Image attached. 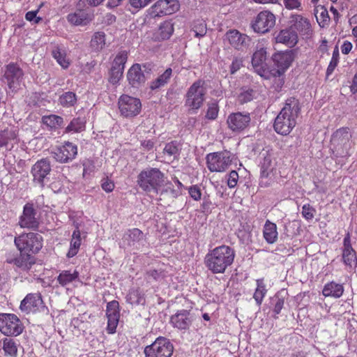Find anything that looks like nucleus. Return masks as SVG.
Wrapping results in <instances>:
<instances>
[{
    "label": "nucleus",
    "instance_id": "14",
    "mask_svg": "<svg viewBox=\"0 0 357 357\" xmlns=\"http://www.w3.org/2000/svg\"><path fill=\"white\" fill-rule=\"evenodd\" d=\"M195 320L194 314L188 310H178L170 318V323L174 328L180 331H187Z\"/></svg>",
    "mask_w": 357,
    "mask_h": 357
},
{
    "label": "nucleus",
    "instance_id": "2",
    "mask_svg": "<svg viewBox=\"0 0 357 357\" xmlns=\"http://www.w3.org/2000/svg\"><path fill=\"white\" fill-rule=\"evenodd\" d=\"M300 109L299 102L297 99L295 98L287 99L280 112L275 118V130L282 135L290 133L296 124V119Z\"/></svg>",
    "mask_w": 357,
    "mask_h": 357
},
{
    "label": "nucleus",
    "instance_id": "22",
    "mask_svg": "<svg viewBox=\"0 0 357 357\" xmlns=\"http://www.w3.org/2000/svg\"><path fill=\"white\" fill-rule=\"evenodd\" d=\"M18 142V129L17 127L10 126L0 132V148L5 147L10 150Z\"/></svg>",
    "mask_w": 357,
    "mask_h": 357
},
{
    "label": "nucleus",
    "instance_id": "60",
    "mask_svg": "<svg viewBox=\"0 0 357 357\" xmlns=\"http://www.w3.org/2000/svg\"><path fill=\"white\" fill-rule=\"evenodd\" d=\"M190 197L195 201L201 199L202 192L200 188L197 185H192L188 189Z\"/></svg>",
    "mask_w": 357,
    "mask_h": 357
},
{
    "label": "nucleus",
    "instance_id": "40",
    "mask_svg": "<svg viewBox=\"0 0 357 357\" xmlns=\"http://www.w3.org/2000/svg\"><path fill=\"white\" fill-rule=\"evenodd\" d=\"M35 263L32 255L27 253H20L16 257L15 266L23 271H28Z\"/></svg>",
    "mask_w": 357,
    "mask_h": 357
},
{
    "label": "nucleus",
    "instance_id": "56",
    "mask_svg": "<svg viewBox=\"0 0 357 357\" xmlns=\"http://www.w3.org/2000/svg\"><path fill=\"white\" fill-rule=\"evenodd\" d=\"M153 0H129V4L130 6L139 10L146 6H147Z\"/></svg>",
    "mask_w": 357,
    "mask_h": 357
},
{
    "label": "nucleus",
    "instance_id": "44",
    "mask_svg": "<svg viewBox=\"0 0 357 357\" xmlns=\"http://www.w3.org/2000/svg\"><path fill=\"white\" fill-rule=\"evenodd\" d=\"M163 154L169 160L177 158L179 155L178 144L176 142L167 144L163 149Z\"/></svg>",
    "mask_w": 357,
    "mask_h": 357
},
{
    "label": "nucleus",
    "instance_id": "48",
    "mask_svg": "<svg viewBox=\"0 0 357 357\" xmlns=\"http://www.w3.org/2000/svg\"><path fill=\"white\" fill-rule=\"evenodd\" d=\"M85 128V121L78 117L73 119L66 128V132H79Z\"/></svg>",
    "mask_w": 357,
    "mask_h": 357
},
{
    "label": "nucleus",
    "instance_id": "12",
    "mask_svg": "<svg viewBox=\"0 0 357 357\" xmlns=\"http://www.w3.org/2000/svg\"><path fill=\"white\" fill-rule=\"evenodd\" d=\"M24 73L15 63H11L6 66L4 73V82L12 91L17 90L22 82Z\"/></svg>",
    "mask_w": 357,
    "mask_h": 357
},
{
    "label": "nucleus",
    "instance_id": "41",
    "mask_svg": "<svg viewBox=\"0 0 357 357\" xmlns=\"http://www.w3.org/2000/svg\"><path fill=\"white\" fill-rule=\"evenodd\" d=\"M256 289L253 294V298L255 301L256 304L260 306L263 302L264 298L267 294L266 285L263 278L257 279L256 280Z\"/></svg>",
    "mask_w": 357,
    "mask_h": 357
},
{
    "label": "nucleus",
    "instance_id": "21",
    "mask_svg": "<svg viewBox=\"0 0 357 357\" xmlns=\"http://www.w3.org/2000/svg\"><path fill=\"white\" fill-rule=\"evenodd\" d=\"M250 120L249 113L236 112L229 115L227 123L230 130L239 132L247 128Z\"/></svg>",
    "mask_w": 357,
    "mask_h": 357
},
{
    "label": "nucleus",
    "instance_id": "24",
    "mask_svg": "<svg viewBox=\"0 0 357 357\" xmlns=\"http://www.w3.org/2000/svg\"><path fill=\"white\" fill-rule=\"evenodd\" d=\"M36 213L33 205L26 204L24 206L23 213L20 217L19 225L22 228L36 229L38 222L35 217Z\"/></svg>",
    "mask_w": 357,
    "mask_h": 357
},
{
    "label": "nucleus",
    "instance_id": "51",
    "mask_svg": "<svg viewBox=\"0 0 357 357\" xmlns=\"http://www.w3.org/2000/svg\"><path fill=\"white\" fill-rule=\"evenodd\" d=\"M339 56H340L339 50H338V48L336 47L333 52L331 60L329 65L326 70V75L328 77L333 73L335 68L337 66V64L339 63Z\"/></svg>",
    "mask_w": 357,
    "mask_h": 357
},
{
    "label": "nucleus",
    "instance_id": "50",
    "mask_svg": "<svg viewBox=\"0 0 357 357\" xmlns=\"http://www.w3.org/2000/svg\"><path fill=\"white\" fill-rule=\"evenodd\" d=\"M315 11V16L318 23L320 26H324L329 18L327 10L323 6H318Z\"/></svg>",
    "mask_w": 357,
    "mask_h": 357
},
{
    "label": "nucleus",
    "instance_id": "54",
    "mask_svg": "<svg viewBox=\"0 0 357 357\" xmlns=\"http://www.w3.org/2000/svg\"><path fill=\"white\" fill-rule=\"evenodd\" d=\"M123 70L112 67L109 73V81L112 84H116L122 78Z\"/></svg>",
    "mask_w": 357,
    "mask_h": 357
},
{
    "label": "nucleus",
    "instance_id": "63",
    "mask_svg": "<svg viewBox=\"0 0 357 357\" xmlns=\"http://www.w3.org/2000/svg\"><path fill=\"white\" fill-rule=\"evenodd\" d=\"M242 66V60L240 59H234L231 63L230 66V71L231 74L235 73L237 70H238Z\"/></svg>",
    "mask_w": 357,
    "mask_h": 357
},
{
    "label": "nucleus",
    "instance_id": "5",
    "mask_svg": "<svg viewBox=\"0 0 357 357\" xmlns=\"http://www.w3.org/2000/svg\"><path fill=\"white\" fill-rule=\"evenodd\" d=\"M350 138L351 134L347 128H341L333 134L331 145L335 156L343 158L350 155L349 150L351 146Z\"/></svg>",
    "mask_w": 357,
    "mask_h": 357
},
{
    "label": "nucleus",
    "instance_id": "18",
    "mask_svg": "<svg viewBox=\"0 0 357 357\" xmlns=\"http://www.w3.org/2000/svg\"><path fill=\"white\" fill-rule=\"evenodd\" d=\"M273 61L277 68L271 70L270 73L274 77H279L290 66L293 57L289 52H278L273 54Z\"/></svg>",
    "mask_w": 357,
    "mask_h": 357
},
{
    "label": "nucleus",
    "instance_id": "38",
    "mask_svg": "<svg viewBox=\"0 0 357 357\" xmlns=\"http://www.w3.org/2000/svg\"><path fill=\"white\" fill-rule=\"evenodd\" d=\"M81 234L79 229H76L72 234V238L70 243V248L67 252V257L72 258L75 257L79 250L81 245Z\"/></svg>",
    "mask_w": 357,
    "mask_h": 357
},
{
    "label": "nucleus",
    "instance_id": "55",
    "mask_svg": "<svg viewBox=\"0 0 357 357\" xmlns=\"http://www.w3.org/2000/svg\"><path fill=\"white\" fill-rule=\"evenodd\" d=\"M254 97V91L252 89L243 91L238 97V102L241 104L251 101Z\"/></svg>",
    "mask_w": 357,
    "mask_h": 357
},
{
    "label": "nucleus",
    "instance_id": "32",
    "mask_svg": "<svg viewBox=\"0 0 357 357\" xmlns=\"http://www.w3.org/2000/svg\"><path fill=\"white\" fill-rule=\"evenodd\" d=\"M344 291V289L342 284L333 281L328 282L324 285L322 294L325 297L339 298L342 296Z\"/></svg>",
    "mask_w": 357,
    "mask_h": 357
},
{
    "label": "nucleus",
    "instance_id": "26",
    "mask_svg": "<svg viewBox=\"0 0 357 357\" xmlns=\"http://www.w3.org/2000/svg\"><path fill=\"white\" fill-rule=\"evenodd\" d=\"M343 244L342 259L344 264L350 268H356L357 266V257L355 250L351 247L349 234L344 237Z\"/></svg>",
    "mask_w": 357,
    "mask_h": 357
},
{
    "label": "nucleus",
    "instance_id": "49",
    "mask_svg": "<svg viewBox=\"0 0 357 357\" xmlns=\"http://www.w3.org/2000/svg\"><path fill=\"white\" fill-rule=\"evenodd\" d=\"M127 59V52L126 51L120 52L115 56L112 67H115V68L119 69L121 70H124L125 63H126Z\"/></svg>",
    "mask_w": 357,
    "mask_h": 357
},
{
    "label": "nucleus",
    "instance_id": "36",
    "mask_svg": "<svg viewBox=\"0 0 357 357\" xmlns=\"http://www.w3.org/2000/svg\"><path fill=\"white\" fill-rule=\"evenodd\" d=\"M172 75V68H167L162 74L160 75L150 83V89L155 91L165 86L170 80Z\"/></svg>",
    "mask_w": 357,
    "mask_h": 357
},
{
    "label": "nucleus",
    "instance_id": "33",
    "mask_svg": "<svg viewBox=\"0 0 357 357\" xmlns=\"http://www.w3.org/2000/svg\"><path fill=\"white\" fill-rule=\"evenodd\" d=\"M263 236L268 243H275L278 238L276 225L267 220L264 226Z\"/></svg>",
    "mask_w": 357,
    "mask_h": 357
},
{
    "label": "nucleus",
    "instance_id": "7",
    "mask_svg": "<svg viewBox=\"0 0 357 357\" xmlns=\"http://www.w3.org/2000/svg\"><path fill=\"white\" fill-rule=\"evenodd\" d=\"M24 330L20 319L15 314H0V331L7 336H17Z\"/></svg>",
    "mask_w": 357,
    "mask_h": 357
},
{
    "label": "nucleus",
    "instance_id": "25",
    "mask_svg": "<svg viewBox=\"0 0 357 357\" xmlns=\"http://www.w3.org/2000/svg\"><path fill=\"white\" fill-rule=\"evenodd\" d=\"M50 162L46 158L37 161L31 168L33 180L38 183H43L44 178L50 174Z\"/></svg>",
    "mask_w": 357,
    "mask_h": 357
},
{
    "label": "nucleus",
    "instance_id": "31",
    "mask_svg": "<svg viewBox=\"0 0 357 357\" xmlns=\"http://www.w3.org/2000/svg\"><path fill=\"white\" fill-rule=\"evenodd\" d=\"M174 33V24L170 21L162 22L154 32V38L156 40H167Z\"/></svg>",
    "mask_w": 357,
    "mask_h": 357
},
{
    "label": "nucleus",
    "instance_id": "43",
    "mask_svg": "<svg viewBox=\"0 0 357 357\" xmlns=\"http://www.w3.org/2000/svg\"><path fill=\"white\" fill-rule=\"evenodd\" d=\"M126 301L132 305H144L145 303L144 294L139 289H130L126 296Z\"/></svg>",
    "mask_w": 357,
    "mask_h": 357
},
{
    "label": "nucleus",
    "instance_id": "9",
    "mask_svg": "<svg viewBox=\"0 0 357 357\" xmlns=\"http://www.w3.org/2000/svg\"><path fill=\"white\" fill-rule=\"evenodd\" d=\"M120 113L124 117L130 118L137 116L142 109L141 100L128 95H122L118 101Z\"/></svg>",
    "mask_w": 357,
    "mask_h": 357
},
{
    "label": "nucleus",
    "instance_id": "59",
    "mask_svg": "<svg viewBox=\"0 0 357 357\" xmlns=\"http://www.w3.org/2000/svg\"><path fill=\"white\" fill-rule=\"evenodd\" d=\"M274 301L275 304L273 307V312L275 314H279L283 307L284 299L279 297L278 295H276L274 298Z\"/></svg>",
    "mask_w": 357,
    "mask_h": 357
},
{
    "label": "nucleus",
    "instance_id": "30",
    "mask_svg": "<svg viewBox=\"0 0 357 357\" xmlns=\"http://www.w3.org/2000/svg\"><path fill=\"white\" fill-rule=\"evenodd\" d=\"M68 22L75 26H83L87 24L91 21V15L86 12L78 10L74 13H70L67 16Z\"/></svg>",
    "mask_w": 357,
    "mask_h": 357
},
{
    "label": "nucleus",
    "instance_id": "27",
    "mask_svg": "<svg viewBox=\"0 0 357 357\" xmlns=\"http://www.w3.org/2000/svg\"><path fill=\"white\" fill-rule=\"evenodd\" d=\"M144 239L143 232L137 229L133 228L125 231L122 238V246L137 248L141 241Z\"/></svg>",
    "mask_w": 357,
    "mask_h": 357
},
{
    "label": "nucleus",
    "instance_id": "20",
    "mask_svg": "<svg viewBox=\"0 0 357 357\" xmlns=\"http://www.w3.org/2000/svg\"><path fill=\"white\" fill-rule=\"evenodd\" d=\"M179 8L177 0H159L151 8L154 17L171 15Z\"/></svg>",
    "mask_w": 357,
    "mask_h": 357
},
{
    "label": "nucleus",
    "instance_id": "61",
    "mask_svg": "<svg viewBox=\"0 0 357 357\" xmlns=\"http://www.w3.org/2000/svg\"><path fill=\"white\" fill-rule=\"evenodd\" d=\"M38 10L29 11L26 13L25 18L27 21L33 22V24H38L41 20V18L36 16Z\"/></svg>",
    "mask_w": 357,
    "mask_h": 357
},
{
    "label": "nucleus",
    "instance_id": "42",
    "mask_svg": "<svg viewBox=\"0 0 357 357\" xmlns=\"http://www.w3.org/2000/svg\"><path fill=\"white\" fill-rule=\"evenodd\" d=\"M106 36L104 32H96L91 40L90 46L95 52H100L103 50L106 45Z\"/></svg>",
    "mask_w": 357,
    "mask_h": 357
},
{
    "label": "nucleus",
    "instance_id": "53",
    "mask_svg": "<svg viewBox=\"0 0 357 357\" xmlns=\"http://www.w3.org/2000/svg\"><path fill=\"white\" fill-rule=\"evenodd\" d=\"M316 213V210L310 204H304L302 207L301 214L306 220H312Z\"/></svg>",
    "mask_w": 357,
    "mask_h": 357
},
{
    "label": "nucleus",
    "instance_id": "35",
    "mask_svg": "<svg viewBox=\"0 0 357 357\" xmlns=\"http://www.w3.org/2000/svg\"><path fill=\"white\" fill-rule=\"evenodd\" d=\"M52 56L63 68H68L70 66V61L67 57V50L63 46H56L52 50Z\"/></svg>",
    "mask_w": 357,
    "mask_h": 357
},
{
    "label": "nucleus",
    "instance_id": "57",
    "mask_svg": "<svg viewBox=\"0 0 357 357\" xmlns=\"http://www.w3.org/2000/svg\"><path fill=\"white\" fill-rule=\"evenodd\" d=\"M238 181V174L236 171L232 170L227 175V185L229 188H234L236 186Z\"/></svg>",
    "mask_w": 357,
    "mask_h": 357
},
{
    "label": "nucleus",
    "instance_id": "11",
    "mask_svg": "<svg viewBox=\"0 0 357 357\" xmlns=\"http://www.w3.org/2000/svg\"><path fill=\"white\" fill-rule=\"evenodd\" d=\"M275 16L268 10L261 11L252 22V28L255 32L266 33L275 24Z\"/></svg>",
    "mask_w": 357,
    "mask_h": 357
},
{
    "label": "nucleus",
    "instance_id": "16",
    "mask_svg": "<svg viewBox=\"0 0 357 357\" xmlns=\"http://www.w3.org/2000/svg\"><path fill=\"white\" fill-rule=\"evenodd\" d=\"M290 28L296 33H299L302 36H310L313 30L310 20L302 15L291 14L289 16Z\"/></svg>",
    "mask_w": 357,
    "mask_h": 357
},
{
    "label": "nucleus",
    "instance_id": "46",
    "mask_svg": "<svg viewBox=\"0 0 357 357\" xmlns=\"http://www.w3.org/2000/svg\"><path fill=\"white\" fill-rule=\"evenodd\" d=\"M43 123L50 128L56 129L63 124V119L61 116L51 114L44 116L43 117Z\"/></svg>",
    "mask_w": 357,
    "mask_h": 357
},
{
    "label": "nucleus",
    "instance_id": "52",
    "mask_svg": "<svg viewBox=\"0 0 357 357\" xmlns=\"http://www.w3.org/2000/svg\"><path fill=\"white\" fill-rule=\"evenodd\" d=\"M218 105L215 101L209 102L208 104V109L206 114V117L208 119H215L218 114Z\"/></svg>",
    "mask_w": 357,
    "mask_h": 357
},
{
    "label": "nucleus",
    "instance_id": "58",
    "mask_svg": "<svg viewBox=\"0 0 357 357\" xmlns=\"http://www.w3.org/2000/svg\"><path fill=\"white\" fill-rule=\"evenodd\" d=\"M283 3L288 10H301V0H283Z\"/></svg>",
    "mask_w": 357,
    "mask_h": 357
},
{
    "label": "nucleus",
    "instance_id": "15",
    "mask_svg": "<svg viewBox=\"0 0 357 357\" xmlns=\"http://www.w3.org/2000/svg\"><path fill=\"white\" fill-rule=\"evenodd\" d=\"M52 153L56 161L67 163L75 158L77 155V146L72 142H66L58 146Z\"/></svg>",
    "mask_w": 357,
    "mask_h": 357
},
{
    "label": "nucleus",
    "instance_id": "37",
    "mask_svg": "<svg viewBox=\"0 0 357 357\" xmlns=\"http://www.w3.org/2000/svg\"><path fill=\"white\" fill-rule=\"evenodd\" d=\"M261 155L263 157V160L261 162V173L264 175L268 176L275 167V158L273 153L267 151H263Z\"/></svg>",
    "mask_w": 357,
    "mask_h": 357
},
{
    "label": "nucleus",
    "instance_id": "62",
    "mask_svg": "<svg viewBox=\"0 0 357 357\" xmlns=\"http://www.w3.org/2000/svg\"><path fill=\"white\" fill-rule=\"evenodd\" d=\"M101 186L106 192H111L114 188V183L107 178L102 180Z\"/></svg>",
    "mask_w": 357,
    "mask_h": 357
},
{
    "label": "nucleus",
    "instance_id": "17",
    "mask_svg": "<svg viewBox=\"0 0 357 357\" xmlns=\"http://www.w3.org/2000/svg\"><path fill=\"white\" fill-rule=\"evenodd\" d=\"M266 49L262 45L258 44L252 58L253 68L261 77L266 76L268 73V66L266 63Z\"/></svg>",
    "mask_w": 357,
    "mask_h": 357
},
{
    "label": "nucleus",
    "instance_id": "19",
    "mask_svg": "<svg viewBox=\"0 0 357 357\" xmlns=\"http://www.w3.org/2000/svg\"><path fill=\"white\" fill-rule=\"evenodd\" d=\"M106 315L107 318V331L109 334L116 332L119 321V304L116 301L109 302L107 305Z\"/></svg>",
    "mask_w": 357,
    "mask_h": 357
},
{
    "label": "nucleus",
    "instance_id": "10",
    "mask_svg": "<svg viewBox=\"0 0 357 357\" xmlns=\"http://www.w3.org/2000/svg\"><path fill=\"white\" fill-rule=\"evenodd\" d=\"M206 94L203 82L197 81L189 88L186 93L185 105L193 110H197L201 107L204 100Z\"/></svg>",
    "mask_w": 357,
    "mask_h": 357
},
{
    "label": "nucleus",
    "instance_id": "6",
    "mask_svg": "<svg viewBox=\"0 0 357 357\" xmlns=\"http://www.w3.org/2000/svg\"><path fill=\"white\" fill-rule=\"evenodd\" d=\"M233 156L227 151L208 153L206 157V165L211 172H225L231 165Z\"/></svg>",
    "mask_w": 357,
    "mask_h": 357
},
{
    "label": "nucleus",
    "instance_id": "39",
    "mask_svg": "<svg viewBox=\"0 0 357 357\" xmlns=\"http://www.w3.org/2000/svg\"><path fill=\"white\" fill-rule=\"evenodd\" d=\"M0 347H1L5 356L16 357L17 347L14 340L6 337L0 342Z\"/></svg>",
    "mask_w": 357,
    "mask_h": 357
},
{
    "label": "nucleus",
    "instance_id": "45",
    "mask_svg": "<svg viewBox=\"0 0 357 357\" xmlns=\"http://www.w3.org/2000/svg\"><path fill=\"white\" fill-rule=\"evenodd\" d=\"M59 102L63 107H73L77 102V96L71 91L65 92L59 96Z\"/></svg>",
    "mask_w": 357,
    "mask_h": 357
},
{
    "label": "nucleus",
    "instance_id": "47",
    "mask_svg": "<svg viewBox=\"0 0 357 357\" xmlns=\"http://www.w3.org/2000/svg\"><path fill=\"white\" fill-rule=\"evenodd\" d=\"M191 31L197 38L203 37L206 33V24L203 20H195L192 24Z\"/></svg>",
    "mask_w": 357,
    "mask_h": 357
},
{
    "label": "nucleus",
    "instance_id": "13",
    "mask_svg": "<svg viewBox=\"0 0 357 357\" xmlns=\"http://www.w3.org/2000/svg\"><path fill=\"white\" fill-rule=\"evenodd\" d=\"M225 40L238 51H246L251 43V38L246 34L236 29H231L225 34Z\"/></svg>",
    "mask_w": 357,
    "mask_h": 357
},
{
    "label": "nucleus",
    "instance_id": "28",
    "mask_svg": "<svg viewBox=\"0 0 357 357\" xmlns=\"http://www.w3.org/2000/svg\"><path fill=\"white\" fill-rule=\"evenodd\" d=\"M127 78L130 84L134 87L144 83L146 79L141 66L138 63L132 65L128 70Z\"/></svg>",
    "mask_w": 357,
    "mask_h": 357
},
{
    "label": "nucleus",
    "instance_id": "23",
    "mask_svg": "<svg viewBox=\"0 0 357 357\" xmlns=\"http://www.w3.org/2000/svg\"><path fill=\"white\" fill-rule=\"evenodd\" d=\"M42 305L43 301L40 294H28L21 301L20 309L28 314L38 311Z\"/></svg>",
    "mask_w": 357,
    "mask_h": 357
},
{
    "label": "nucleus",
    "instance_id": "3",
    "mask_svg": "<svg viewBox=\"0 0 357 357\" xmlns=\"http://www.w3.org/2000/svg\"><path fill=\"white\" fill-rule=\"evenodd\" d=\"M164 174L158 168H146L137 176V185L146 192L158 193L164 182Z\"/></svg>",
    "mask_w": 357,
    "mask_h": 357
},
{
    "label": "nucleus",
    "instance_id": "34",
    "mask_svg": "<svg viewBox=\"0 0 357 357\" xmlns=\"http://www.w3.org/2000/svg\"><path fill=\"white\" fill-rule=\"evenodd\" d=\"M78 277L79 273L76 270H63L59 273L56 281L61 286L66 287L75 281Z\"/></svg>",
    "mask_w": 357,
    "mask_h": 357
},
{
    "label": "nucleus",
    "instance_id": "29",
    "mask_svg": "<svg viewBox=\"0 0 357 357\" xmlns=\"http://www.w3.org/2000/svg\"><path fill=\"white\" fill-rule=\"evenodd\" d=\"M277 43L284 44L290 47L298 42V35L291 28L281 30L275 37Z\"/></svg>",
    "mask_w": 357,
    "mask_h": 357
},
{
    "label": "nucleus",
    "instance_id": "64",
    "mask_svg": "<svg viewBox=\"0 0 357 357\" xmlns=\"http://www.w3.org/2000/svg\"><path fill=\"white\" fill-rule=\"evenodd\" d=\"M352 47L353 45L350 42L347 40L344 41L341 46L342 53L344 54H349L351 52Z\"/></svg>",
    "mask_w": 357,
    "mask_h": 357
},
{
    "label": "nucleus",
    "instance_id": "1",
    "mask_svg": "<svg viewBox=\"0 0 357 357\" xmlns=\"http://www.w3.org/2000/svg\"><path fill=\"white\" fill-rule=\"evenodd\" d=\"M234 250L228 245L215 248L206 254L204 258L206 267L213 274L224 273L235 258Z\"/></svg>",
    "mask_w": 357,
    "mask_h": 357
},
{
    "label": "nucleus",
    "instance_id": "8",
    "mask_svg": "<svg viewBox=\"0 0 357 357\" xmlns=\"http://www.w3.org/2000/svg\"><path fill=\"white\" fill-rule=\"evenodd\" d=\"M174 347L170 341L163 337H158L144 349L145 357H171Z\"/></svg>",
    "mask_w": 357,
    "mask_h": 357
},
{
    "label": "nucleus",
    "instance_id": "4",
    "mask_svg": "<svg viewBox=\"0 0 357 357\" xmlns=\"http://www.w3.org/2000/svg\"><path fill=\"white\" fill-rule=\"evenodd\" d=\"M43 237L33 233H22L15 237L14 243L20 253L36 254L43 247Z\"/></svg>",
    "mask_w": 357,
    "mask_h": 357
}]
</instances>
